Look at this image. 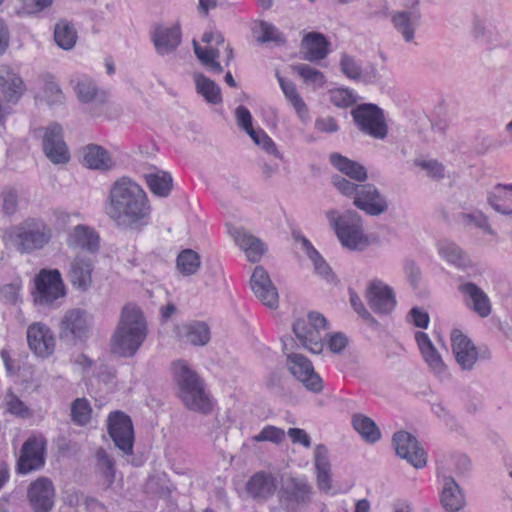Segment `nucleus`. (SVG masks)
Here are the masks:
<instances>
[{
	"mask_svg": "<svg viewBox=\"0 0 512 512\" xmlns=\"http://www.w3.org/2000/svg\"><path fill=\"white\" fill-rule=\"evenodd\" d=\"M105 212L118 228L140 232L150 223L151 205L138 183L121 177L111 185Z\"/></svg>",
	"mask_w": 512,
	"mask_h": 512,
	"instance_id": "nucleus-1",
	"label": "nucleus"
},
{
	"mask_svg": "<svg viewBox=\"0 0 512 512\" xmlns=\"http://www.w3.org/2000/svg\"><path fill=\"white\" fill-rule=\"evenodd\" d=\"M147 336L146 320L135 305H126L112 337V351L122 357L133 356Z\"/></svg>",
	"mask_w": 512,
	"mask_h": 512,
	"instance_id": "nucleus-2",
	"label": "nucleus"
},
{
	"mask_svg": "<svg viewBox=\"0 0 512 512\" xmlns=\"http://www.w3.org/2000/svg\"><path fill=\"white\" fill-rule=\"evenodd\" d=\"M172 374L178 387L179 397L189 410L203 414L212 410V403L204 390L202 380L186 361H174Z\"/></svg>",
	"mask_w": 512,
	"mask_h": 512,
	"instance_id": "nucleus-3",
	"label": "nucleus"
},
{
	"mask_svg": "<svg viewBox=\"0 0 512 512\" xmlns=\"http://www.w3.org/2000/svg\"><path fill=\"white\" fill-rule=\"evenodd\" d=\"M327 218L334 228L342 246L349 250H361L368 244L361 216L354 210L339 214L336 210L327 212Z\"/></svg>",
	"mask_w": 512,
	"mask_h": 512,
	"instance_id": "nucleus-4",
	"label": "nucleus"
},
{
	"mask_svg": "<svg viewBox=\"0 0 512 512\" xmlns=\"http://www.w3.org/2000/svg\"><path fill=\"white\" fill-rule=\"evenodd\" d=\"M6 237L18 252L29 254L50 242L52 230L43 221L31 219L13 227Z\"/></svg>",
	"mask_w": 512,
	"mask_h": 512,
	"instance_id": "nucleus-5",
	"label": "nucleus"
},
{
	"mask_svg": "<svg viewBox=\"0 0 512 512\" xmlns=\"http://www.w3.org/2000/svg\"><path fill=\"white\" fill-rule=\"evenodd\" d=\"M327 321L318 312H310L305 318H299L293 324V332L301 346L313 354L322 352L324 343L321 331L326 329Z\"/></svg>",
	"mask_w": 512,
	"mask_h": 512,
	"instance_id": "nucleus-6",
	"label": "nucleus"
},
{
	"mask_svg": "<svg viewBox=\"0 0 512 512\" xmlns=\"http://www.w3.org/2000/svg\"><path fill=\"white\" fill-rule=\"evenodd\" d=\"M287 354V366L293 376L300 381L307 390L319 393L323 389L322 379L315 372L311 361L300 353L289 352L288 344L283 343Z\"/></svg>",
	"mask_w": 512,
	"mask_h": 512,
	"instance_id": "nucleus-7",
	"label": "nucleus"
},
{
	"mask_svg": "<svg viewBox=\"0 0 512 512\" xmlns=\"http://www.w3.org/2000/svg\"><path fill=\"white\" fill-rule=\"evenodd\" d=\"M355 123L361 131L377 138L384 139L388 128L382 110L374 104H362L352 110Z\"/></svg>",
	"mask_w": 512,
	"mask_h": 512,
	"instance_id": "nucleus-8",
	"label": "nucleus"
},
{
	"mask_svg": "<svg viewBox=\"0 0 512 512\" xmlns=\"http://www.w3.org/2000/svg\"><path fill=\"white\" fill-rule=\"evenodd\" d=\"M35 302L40 305L52 304L65 295V287L59 270L42 269L35 279Z\"/></svg>",
	"mask_w": 512,
	"mask_h": 512,
	"instance_id": "nucleus-9",
	"label": "nucleus"
},
{
	"mask_svg": "<svg viewBox=\"0 0 512 512\" xmlns=\"http://www.w3.org/2000/svg\"><path fill=\"white\" fill-rule=\"evenodd\" d=\"M339 70L348 79L371 85L378 82L380 74L373 63L362 65L355 56L346 52L340 53Z\"/></svg>",
	"mask_w": 512,
	"mask_h": 512,
	"instance_id": "nucleus-10",
	"label": "nucleus"
},
{
	"mask_svg": "<svg viewBox=\"0 0 512 512\" xmlns=\"http://www.w3.org/2000/svg\"><path fill=\"white\" fill-rule=\"evenodd\" d=\"M108 432L118 449L126 455L133 453L134 430L129 416L120 411L111 413L108 418Z\"/></svg>",
	"mask_w": 512,
	"mask_h": 512,
	"instance_id": "nucleus-11",
	"label": "nucleus"
},
{
	"mask_svg": "<svg viewBox=\"0 0 512 512\" xmlns=\"http://www.w3.org/2000/svg\"><path fill=\"white\" fill-rule=\"evenodd\" d=\"M46 440L43 437L28 438L20 451L17 471L21 474L40 469L45 464Z\"/></svg>",
	"mask_w": 512,
	"mask_h": 512,
	"instance_id": "nucleus-12",
	"label": "nucleus"
},
{
	"mask_svg": "<svg viewBox=\"0 0 512 512\" xmlns=\"http://www.w3.org/2000/svg\"><path fill=\"white\" fill-rule=\"evenodd\" d=\"M396 454L410 463L416 469L423 468L427 463V455L411 433L398 431L393 435Z\"/></svg>",
	"mask_w": 512,
	"mask_h": 512,
	"instance_id": "nucleus-13",
	"label": "nucleus"
},
{
	"mask_svg": "<svg viewBox=\"0 0 512 512\" xmlns=\"http://www.w3.org/2000/svg\"><path fill=\"white\" fill-rule=\"evenodd\" d=\"M27 499L33 512H50L55 503V488L47 477H39L27 489Z\"/></svg>",
	"mask_w": 512,
	"mask_h": 512,
	"instance_id": "nucleus-14",
	"label": "nucleus"
},
{
	"mask_svg": "<svg viewBox=\"0 0 512 512\" xmlns=\"http://www.w3.org/2000/svg\"><path fill=\"white\" fill-rule=\"evenodd\" d=\"M365 298L369 307L376 314H388L396 306L393 289L378 279H374L368 284Z\"/></svg>",
	"mask_w": 512,
	"mask_h": 512,
	"instance_id": "nucleus-15",
	"label": "nucleus"
},
{
	"mask_svg": "<svg viewBox=\"0 0 512 512\" xmlns=\"http://www.w3.org/2000/svg\"><path fill=\"white\" fill-rule=\"evenodd\" d=\"M93 260L82 254L70 259L67 268V279L72 287L80 292H86L92 285Z\"/></svg>",
	"mask_w": 512,
	"mask_h": 512,
	"instance_id": "nucleus-16",
	"label": "nucleus"
},
{
	"mask_svg": "<svg viewBox=\"0 0 512 512\" xmlns=\"http://www.w3.org/2000/svg\"><path fill=\"white\" fill-rule=\"evenodd\" d=\"M43 150L47 158L54 164L68 162L69 151L63 140V131L59 124L53 123L46 128L43 137Z\"/></svg>",
	"mask_w": 512,
	"mask_h": 512,
	"instance_id": "nucleus-17",
	"label": "nucleus"
},
{
	"mask_svg": "<svg viewBox=\"0 0 512 512\" xmlns=\"http://www.w3.org/2000/svg\"><path fill=\"white\" fill-rule=\"evenodd\" d=\"M451 348L457 364L462 370L470 371L478 360V350L473 342L460 330L451 332Z\"/></svg>",
	"mask_w": 512,
	"mask_h": 512,
	"instance_id": "nucleus-18",
	"label": "nucleus"
},
{
	"mask_svg": "<svg viewBox=\"0 0 512 512\" xmlns=\"http://www.w3.org/2000/svg\"><path fill=\"white\" fill-rule=\"evenodd\" d=\"M27 342L31 351L42 358L50 356L55 350V337L50 328L41 322L28 326Z\"/></svg>",
	"mask_w": 512,
	"mask_h": 512,
	"instance_id": "nucleus-19",
	"label": "nucleus"
},
{
	"mask_svg": "<svg viewBox=\"0 0 512 512\" xmlns=\"http://www.w3.org/2000/svg\"><path fill=\"white\" fill-rule=\"evenodd\" d=\"M91 326V319L85 310L73 308L68 310L61 322V337L69 340L82 339Z\"/></svg>",
	"mask_w": 512,
	"mask_h": 512,
	"instance_id": "nucleus-20",
	"label": "nucleus"
},
{
	"mask_svg": "<svg viewBox=\"0 0 512 512\" xmlns=\"http://www.w3.org/2000/svg\"><path fill=\"white\" fill-rule=\"evenodd\" d=\"M353 204L370 216H379L388 209V202L373 184H360Z\"/></svg>",
	"mask_w": 512,
	"mask_h": 512,
	"instance_id": "nucleus-21",
	"label": "nucleus"
},
{
	"mask_svg": "<svg viewBox=\"0 0 512 512\" xmlns=\"http://www.w3.org/2000/svg\"><path fill=\"white\" fill-rule=\"evenodd\" d=\"M251 289L255 296L267 307L276 308L278 306V292L273 285L268 272L262 267H255L251 280Z\"/></svg>",
	"mask_w": 512,
	"mask_h": 512,
	"instance_id": "nucleus-22",
	"label": "nucleus"
},
{
	"mask_svg": "<svg viewBox=\"0 0 512 512\" xmlns=\"http://www.w3.org/2000/svg\"><path fill=\"white\" fill-rule=\"evenodd\" d=\"M472 35L474 38L488 44L499 41V17L493 13L477 12L472 20Z\"/></svg>",
	"mask_w": 512,
	"mask_h": 512,
	"instance_id": "nucleus-23",
	"label": "nucleus"
},
{
	"mask_svg": "<svg viewBox=\"0 0 512 512\" xmlns=\"http://www.w3.org/2000/svg\"><path fill=\"white\" fill-rule=\"evenodd\" d=\"M66 245L73 250L96 253L100 247V238L93 228L79 224L68 233Z\"/></svg>",
	"mask_w": 512,
	"mask_h": 512,
	"instance_id": "nucleus-24",
	"label": "nucleus"
},
{
	"mask_svg": "<svg viewBox=\"0 0 512 512\" xmlns=\"http://www.w3.org/2000/svg\"><path fill=\"white\" fill-rule=\"evenodd\" d=\"M466 305L480 317H487L491 313V304L487 294L475 283L465 282L458 286Z\"/></svg>",
	"mask_w": 512,
	"mask_h": 512,
	"instance_id": "nucleus-25",
	"label": "nucleus"
},
{
	"mask_svg": "<svg viewBox=\"0 0 512 512\" xmlns=\"http://www.w3.org/2000/svg\"><path fill=\"white\" fill-rule=\"evenodd\" d=\"M422 13L393 11L391 23L406 43H415L416 30L421 24Z\"/></svg>",
	"mask_w": 512,
	"mask_h": 512,
	"instance_id": "nucleus-26",
	"label": "nucleus"
},
{
	"mask_svg": "<svg viewBox=\"0 0 512 512\" xmlns=\"http://www.w3.org/2000/svg\"><path fill=\"white\" fill-rule=\"evenodd\" d=\"M437 247L439 255L458 270L468 272L475 267L468 253L455 242L444 239L439 241Z\"/></svg>",
	"mask_w": 512,
	"mask_h": 512,
	"instance_id": "nucleus-27",
	"label": "nucleus"
},
{
	"mask_svg": "<svg viewBox=\"0 0 512 512\" xmlns=\"http://www.w3.org/2000/svg\"><path fill=\"white\" fill-rule=\"evenodd\" d=\"M229 234L236 245L244 251L250 262H258L261 259L265 252V247L260 239L241 227H230Z\"/></svg>",
	"mask_w": 512,
	"mask_h": 512,
	"instance_id": "nucleus-28",
	"label": "nucleus"
},
{
	"mask_svg": "<svg viewBox=\"0 0 512 512\" xmlns=\"http://www.w3.org/2000/svg\"><path fill=\"white\" fill-rule=\"evenodd\" d=\"M329 53V42L318 32L306 34L301 43V54L304 60L315 62L323 60Z\"/></svg>",
	"mask_w": 512,
	"mask_h": 512,
	"instance_id": "nucleus-29",
	"label": "nucleus"
},
{
	"mask_svg": "<svg viewBox=\"0 0 512 512\" xmlns=\"http://www.w3.org/2000/svg\"><path fill=\"white\" fill-rule=\"evenodd\" d=\"M487 203L496 212L512 219V184L498 183L487 192Z\"/></svg>",
	"mask_w": 512,
	"mask_h": 512,
	"instance_id": "nucleus-30",
	"label": "nucleus"
},
{
	"mask_svg": "<svg viewBox=\"0 0 512 512\" xmlns=\"http://www.w3.org/2000/svg\"><path fill=\"white\" fill-rule=\"evenodd\" d=\"M440 502L448 512L460 511L466 504L462 489L451 476L443 478Z\"/></svg>",
	"mask_w": 512,
	"mask_h": 512,
	"instance_id": "nucleus-31",
	"label": "nucleus"
},
{
	"mask_svg": "<svg viewBox=\"0 0 512 512\" xmlns=\"http://www.w3.org/2000/svg\"><path fill=\"white\" fill-rule=\"evenodd\" d=\"M415 338L424 361L435 375L441 376L445 372L446 366L428 335L424 332H417Z\"/></svg>",
	"mask_w": 512,
	"mask_h": 512,
	"instance_id": "nucleus-32",
	"label": "nucleus"
},
{
	"mask_svg": "<svg viewBox=\"0 0 512 512\" xmlns=\"http://www.w3.org/2000/svg\"><path fill=\"white\" fill-rule=\"evenodd\" d=\"M314 463L317 474V486L319 490L328 493L332 488L331 464L328 459V450L322 444L315 447Z\"/></svg>",
	"mask_w": 512,
	"mask_h": 512,
	"instance_id": "nucleus-33",
	"label": "nucleus"
},
{
	"mask_svg": "<svg viewBox=\"0 0 512 512\" xmlns=\"http://www.w3.org/2000/svg\"><path fill=\"white\" fill-rule=\"evenodd\" d=\"M0 88L6 100L12 103H16L24 92L21 77L7 66L0 68Z\"/></svg>",
	"mask_w": 512,
	"mask_h": 512,
	"instance_id": "nucleus-34",
	"label": "nucleus"
},
{
	"mask_svg": "<svg viewBox=\"0 0 512 512\" xmlns=\"http://www.w3.org/2000/svg\"><path fill=\"white\" fill-rule=\"evenodd\" d=\"M246 488L253 498L267 499L274 494L276 483L270 473L258 472L249 479Z\"/></svg>",
	"mask_w": 512,
	"mask_h": 512,
	"instance_id": "nucleus-35",
	"label": "nucleus"
},
{
	"mask_svg": "<svg viewBox=\"0 0 512 512\" xmlns=\"http://www.w3.org/2000/svg\"><path fill=\"white\" fill-rule=\"evenodd\" d=\"M181 41V31L179 27H160L153 35V42L159 54H168L175 50Z\"/></svg>",
	"mask_w": 512,
	"mask_h": 512,
	"instance_id": "nucleus-36",
	"label": "nucleus"
},
{
	"mask_svg": "<svg viewBox=\"0 0 512 512\" xmlns=\"http://www.w3.org/2000/svg\"><path fill=\"white\" fill-rule=\"evenodd\" d=\"M83 162L85 166L95 170H108L113 165L107 150L95 144L88 145L84 148Z\"/></svg>",
	"mask_w": 512,
	"mask_h": 512,
	"instance_id": "nucleus-37",
	"label": "nucleus"
},
{
	"mask_svg": "<svg viewBox=\"0 0 512 512\" xmlns=\"http://www.w3.org/2000/svg\"><path fill=\"white\" fill-rule=\"evenodd\" d=\"M330 162L336 169L355 181L364 182L368 178L366 168L363 165L338 153L330 155Z\"/></svg>",
	"mask_w": 512,
	"mask_h": 512,
	"instance_id": "nucleus-38",
	"label": "nucleus"
},
{
	"mask_svg": "<svg viewBox=\"0 0 512 512\" xmlns=\"http://www.w3.org/2000/svg\"><path fill=\"white\" fill-rule=\"evenodd\" d=\"M276 76L280 84V87L285 95V98L293 106L299 118L302 121H307L308 108L305 102L303 101L302 97L298 93L295 84L290 81H286L278 73L276 74Z\"/></svg>",
	"mask_w": 512,
	"mask_h": 512,
	"instance_id": "nucleus-39",
	"label": "nucleus"
},
{
	"mask_svg": "<svg viewBox=\"0 0 512 512\" xmlns=\"http://www.w3.org/2000/svg\"><path fill=\"white\" fill-rule=\"evenodd\" d=\"M181 336L195 346H204L210 340V330L206 323L195 321L183 326Z\"/></svg>",
	"mask_w": 512,
	"mask_h": 512,
	"instance_id": "nucleus-40",
	"label": "nucleus"
},
{
	"mask_svg": "<svg viewBox=\"0 0 512 512\" xmlns=\"http://www.w3.org/2000/svg\"><path fill=\"white\" fill-rule=\"evenodd\" d=\"M301 244L307 256L313 263L315 273L324 278L326 281L333 282L335 280V275L332 272L329 264L323 259L319 252L306 238L301 239Z\"/></svg>",
	"mask_w": 512,
	"mask_h": 512,
	"instance_id": "nucleus-41",
	"label": "nucleus"
},
{
	"mask_svg": "<svg viewBox=\"0 0 512 512\" xmlns=\"http://www.w3.org/2000/svg\"><path fill=\"white\" fill-rule=\"evenodd\" d=\"M352 424L366 442L375 443L381 438V432L376 423L363 414L353 415Z\"/></svg>",
	"mask_w": 512,
	"mask_h": 512,
	"instance_id": "nucleus-42",
	"label": "nucleus"
},
{
	"mask_svg": "<svg viewBox=\"0 0 512 512\" xmlns=\"http://www.w3.org/2000/svg\"><path fill=\"white\" fill-rule=\"evenodd\" d=\"M73 82L74 80L72 83ZM74 90L78 99L84 103L94 101L103 102L105 100V94L100 92L94 82L86 77L79 78L75 81Z\"/></svg>",
	"mask_w": 512,
	"mask_h": 512,
	"instance_id": "nucleus-43",
	"label": "nucleus"
},
{
	"mask_svg": "<svg viewBox=\"0 0 512 512\" xmlns=\"http://www.w3.org/2000/svg\"><path fill=\"white\" fill-rule=\"evenodd\" d=\"M197 92L211 104H219L222 101L220 87L211 79L201 73L194 74Z\"/></svg>",
	"mask_w": 512,
	"mask_h": 512,
	"instance_id": "nucleus-44",
	"label": "nucleus"
},
{
	"mask_svg": "<svg viewBox=\"0 0 512 512\" xmlns=\"http://www.w3.org/2000/svg\"><path fill=\"white\" fill-rule=\"evenodd\" d=\"M54 39L60 48L70 50L76 44L77 31L67 20H60L54 28Z\"/></svg>",
	"mask_w": 512,
	"mask_h": 512,
	"instance_id": "nucleus-45",
	"label": "nucleus"
},
{
	"mask_svg": "<svg viewBox=\"0 0 512 512\" xmlns=\"http://www.w3.org/2000/svg\"><path fill=\"white\" fill-rule=\"evenodd\" d=\"M146 183L151 192L159 197H166L172 189V177L165 171H157L145 175Z\"/></svg>",
	"mask_w": 512,
	"mask_h": 512,
	"instance_id": "nucleus-46",
	"label": "nucleus"
},
{
	"mask_svg": "<svg viewBox=\"0 0 512 512\" xmlns=\"http://www.w3.org/2000/svg\"><path fill=\"white\" fill-rule=\"evenodd\" d=\"M256 40L259 43L272 42L276 45H283L286 42L284 35L271 23L260 21L254 28Z\"/></svg>",
	"mask_w": 512,
	"mask_h": 512,
	"instance_id": "nucleus-47",
	"label": "nucleus"
},
{
	"mask_svg": "<svg viewBox=\"0 0 512 512\" xmlns=\"http://www.w3.org/2000/svg\"><path fill=\"white\" fill-rule=\"evenodd\" d=\"M194 52L201 63L213 73H221L222 66L217 61L219 58V50L212 46L202 48L195 40L193 41Z\"/></svg>",
	"mask_w": 512,
	"mask_h": 512,
	"instance_id": "nucleus-48",
	"label": "nucleus"
},
{
	"mask_svg": "<svg viewBox=\"0 0 512 512\" xmlns=\"http://www.w3.org/2000/svg\"><path fill=\"white\" fill-rule=\"evenodd\" d=\"M292 69L307 85H312L314 88L323 87L326 83L325 75L308 64H297L292 66Z\"/></svg>",
	"mask_w": 512,
	"mask_h": 512,
	"instance_id": "nucleus-49",
	"label": "nucleus"
},
{
	"mask_svg": "<svg viewBox=\"0 0 512 512\" xmlns=\"http://www.w3.org/2000/svg\"><path fill=\"white\" fill-rule=\"evenodd\" d=\"M200 267V257L192 249L183 250L177 257V268L183 275H193Z\"/></svg>",
	"mask_w": 512,
	"mask_h": 512,
	"instance_id": "nucleus-50",
	"label": "nucleus"
},
{
	"mask_svg": "<svg viewBox=\"0 0 512 512\" xmlns=\"http://www.w3.org/2000/svg\"><path fill=\"white\" fill-rule=\"evenodd\" d=\"M92 408L86 398H77L71 404V419L74 423L84 426L91 419Z\"/></svg>",
	"mask_w": 512,
	"mask_h": 512,
	"instance_id": "nucleus-51",
	"label": "nucleus"
},
{
	"mask_svg": "<svg viewBox=\"0 0 512 512\" xmlns=\"http://www.w3.org/2000/svg\"><path fill=\"white\" fill-rule=\"evenodd\" d=\"M19 195L13 187H4L0 192V208L5 216H13L18 210Z\"/></svg>",
	"mask_w": 512,
	"mask_h": 512,
	"instance_id": "nucleus-52",
	"label": "nucleus"
},
{
	"mask_svg": "<svg viewBox=\"0 0 512 512\" xmlns=\"http://www.w3.org/2000/svg\"><path fill=\"white\" fill-rule=\"evenodd\" d=\"M286 490L290 498L297 503H306L309 501L311 488L303 479H292L287 485Z\"/></svg>",
	"mask_w": 512,
	"mask_h": 512,
	"instance_id": "nucleus-53",
	"label": "nucleus"
},
{
	"mask_svg": "<svg viewBox=\"0 0 512 512\" xmlns=\"http://www.w3.org/2000/svg\"><path fill=\"white\" fill-rule=\"evenodd\" d=\"M415 165L426 172L427 176L440 181L446 176L445 166L436 159H417Z\"/></svg>",
	"mask_w": 512,
	"mask_h": 512,
	"instance_id": "nucleus-54",
	"label": "nucleus"
},
{
	"mask_svg": "<svg viewBox=\"0 0 512 512\" xmlns=\"http://www.w3.org/2000/svg\"><path fill=\"white\" fill-rule=\"evenodd\" d=\"M330 102L339 108H346L357 101V96L353 90L348 88H336L329 91Z\"/></svg>",
	"mask_w": 512,
	"mask_h": 512,
	"instance_id": "nucleus-55",
	"label": "nucleus"
},
{
	"mask_svg": "<svg viewBox=\"0 0 512 512\" xmlns=\"http://www.w3.org/2000/svg\"><path fill=\"white\" fill-rule=\"evenodd\" d=\"M96 458H97V465H98L102 475L105 477L108 485H111L115 479V468H114L115 462H114V460L102 448H100L96 452Z\"/></svg>",
	"mask_w": 512,
	"mask_h": 512,
	"instance_id": "nucleus-56",
	"label": "nucleus"
},
{
	"mask_svg": "<svg viewBox=\"0 0 512 512\" xmlns=\"http://www.w3.org/2000/svg\"><path fill=\"white\" fill-rule=\"evenodd\" d=\"M285 438V432L283 429L276 426L267 425L259 434L252 437L255 442L269 441L275 444L281 443Z\"/></svg>",
	"mask_w": 512,
	"mask_h": 512,
	"instance_id": "nucleus-57",
	"label": "nucleus"
},
{
	"mask_svg": "<svg viewBox=\"0 0 512 512\" xmlns=\"http://www.w3.org/2000/svg\"><path fill=\"white\" fill-rule=\"evenodd\" d=\"M463 220L467 224H473L476 227L482 229L489 235H495L494 229L491 227L488 217L481 211H476L474 213L464 214Z\"/></svg>",
	"mask_w": 512,
	"mask_h": 512,
	"instance_id": "nucleus-58",
	"label": "nucleus"
},
{
	"mask_svg": "<svg viewBox=\"0 0 512 512\" xmlns=\"http://www.w3.org/2000/svg\"><path fill=\"white\" fill-rule=\"evenodd\" d=\"M332 183L341 194L346 197L353 198V201L355 200V197L359 191L360 184H354L339 175L332 177Z\"/></svg>",
	"mask_w": 512,
	"mask_h": 512,
	"instance_id": "nucleus-59",
	"label": "nucleus"
},
{
	"mask_svg": "<svg viewBox=\"0 0 512 512\" xmlns=\"http://www.w3.org/2000/svg\"><path fill=\"white\" fill-rule=\"evenodd\" d=\"M249 136L252 138L255 144L261 146L267 153L278 155V150L275 143L263 130H251Z\"/></svg>",
	"mask_w": 512,
	"mask_h": 512,
	"instance_id": "nucleus-60",
	"label": "nucleus"
},
{
	"mask_svg": "<svg viewBox=\"0 0 512 512\" xmlns=\"http://www.w3.org/2000/svg\"><path fill=\"white\" fill-rule=\"evenodd\" d=\"M7 411L21 417L29 414L27 406L12 392H8L5 397Z\"/></svg>",
	"mask_w": 512,
	"mask_h": 512,
	"instance_id": "nucleus-61",
	"label": "nucleus"
},
{
	"mask_svg": "<svg viewBox=\"0 0 512 512\" xmlns=\"http://www.w3.org/2000/svg\"><path fill=\"white\" fill-rule=\"evenodd\" d=\"M44 95L49 105L61 104L64 101L62 90L54 81H47L45 83Z\"/></svg>",
	"mask_w": 512,
	"mask_h": 512,
	"instance_id": "nucleus-62",
	"label": "nucleus"
},
{
	"mask_svg": "<svg viewBox=\"0 0 512 512\" xmlns=\"http://www.w3.org/2000/svg\"><path fill=\"white\" fill-rule=\"evenodd\" d=\"M235 116L238 126L246 131L249 135L251 130H254L252 126V116L250 111L245 106L241 105L236 108Z\"/></svg>",
	"mask_w": 512,
	"mask_h": 512,
	"instance_id": "nucleus-63",
	"label": "nucleus"
},
{
	"mask_svg": "<svg viewBox=\"0 0 512 512\" xmlns=\"http://www.w3.org/2000/svg\"><path fill=\"white\" fill-rule=\"evenodd\" d=\"M350 303L355 312L363 319L368 320L374 324L377 323V321L372 317L370 312L365 308L360 297L353 291H350Z\"/></svg>",
	"mask_w": 512,
	"mask_h": 512,
	"instance_id": "nucleus-64",
	"label": "nucleus"
}]
</instances>
